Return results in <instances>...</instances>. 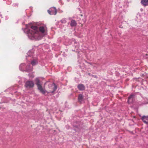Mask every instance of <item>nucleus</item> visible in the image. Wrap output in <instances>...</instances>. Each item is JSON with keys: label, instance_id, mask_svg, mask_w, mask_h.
Returning <instances> with one entry per match:
<instances>
[{"label": "nucleus", "instance_id": "nucleus-1", "mask_svg": "<svg viewBox=\"0 0 148 148\" xmlns=\"http://www.w3.org/2000/svg\"><path fill=\"white\" fill-rule=\"evenodd\" d=\"M38 31V27L35 26H32L31 23L26 25V28L23 29L24 32L31 40H40L47 34V28L45 25H40Z\"/></svg>", "mask_w": 148, "mask_h": 148}, {"label": "nucleus", "instance_id": "nucleus-2", "mask_svg": "<svg viewBox=\"0 0 148 148\" xmlns=\"http://www.w3.org/2000/svg\"><path fill=\"white\" fill-rule=\"evenodd\" d=\"M19 68L22 71H25L27 72L31 71L33 69L32 67H29V65L27 66L25 63L21 64L19 66Z\"/></svg>", "mask_w": 148, "mask_h": 148}, {"label": "nucleus", "instance_id": "nucleus-3", "mask_svg": "<svg viewBox=\"0 0 148 148\" xmlns=\"http://www.w3.org/2000/svg\"><path fill=\"white\" fill-rule=\"evenodd\" d=\"M48 87L50 89L52 90H50L49 92H47L46 91L45 93L44 94L45 95H47L49 93H53L56 91L57 89V86L56 84L54 83L53 84H48Z\"/></svg>", "mask_w": 148, "mask_h": 148}, {"label": "nucleus", "instance_id": "nucleus-4", "mask_svg": "<svg viewBox=\"0 0 148 148\" xmlns=\"http://www.w3.org/2000/svg\"><path fill=\"white\" fill-rule=\"evenodd\" d=\"M35 81H36V84L37 86L38 90L42 94H45L46 92V90H45V89H43L41 85L40 82V81L39 79L38 78H36Z\"/></svg>", "mask_w": 148, "mask_h": 148}, {"label": "nucleus", "instance_id": "nucleus-5", "mask_svg": "<svg viewBox=\"0 0 148 148\" xmlns=\"http://www.w3.org/2000/svg\"><path fill=\"white\" fill-rule=\"evenodd\" d=\"M48 12L50 15H56L57 13V10L55 7H52L48 10Z\"/></svg>", "mask_w": 148, "mask_h": 148}, {"label": "nucleus", "instance_id": "nucleus-6", "mask_svg": "<svg viewBox=\"0 0 148 148\" xmlns=\"http://www.w3.org/2000/svg\"><path fill=\"white\" fill-rule=\"evenodd\" d=\"M34 84L32 81H27L25 83V86L27 88H30L33 87Z\"/></svg>", "mask_w": 148, "mask_h": 148}, {"label": "nucleus", "instance_id": "nucleus-7", "mask_svg": "<svg viewBox=\"0 0 148 148\" xmlns=\"http://www.w3.org/2000/svg\"><path fill=\"white\" fill-rule=\"evenodd\" d=\"M135 97V95L133 94H131L128 98V103H132L134 101V99Z\"/></svg>", "mask_w": 148, "mask_h": 148}, {"label": "nucleus", "instance_id": "nucleus-8", "mask_svg": "<svg viewBox=\"0 0 148 148\" xmlns=\"http://www.w3.org/2000/svg\"><path fill=\"white\" fill-rule=\"evenodd\" d=\"M141 119L145 123L148 124V116H143L142 117Z\"/></svg>", "mask_w": 148, "mask_h": 148}, {"label": "nucleus", "instance_id": "nucleus-9", "mask_svg": "<svg viewBox=\"0 0 148 148\" xmlns=\"http://www.w3.org/2000/svg\"><path fill=\"white\" fill-rule=\"evenodd\" d=\"M77 88L80 90H83L85 89V86L82 84H79L77 86Z\"/></svg>", "mask_w": 148, "mask_h": 148}, {"label": "nucleus", "instance_id": "nucleus-10", "mask_svg": "<svg viewBox=\"0 0 148 148\" xmlns=\"http://www.w3.org/2000/svg\"><path fill=\"white\" fill-rule=\"evenodd\" d=\"M141 3L144 6L148 5V0H141Z\"/></svg>", "mask_w": 148, "mask_h": 148}, {"label": "nucleus", "instance_id": "nucleus-11", "mask_svg": "<svg viewBox=\"0 0 148 148\" xmlns=\"http://www.w3.org/2000/svg\"><path fill=\"white\" fill-rule=\"evenodd\" d=\"M38 63V61L36 59H33L31 62V64L32 66H35Z\"/></svg>", "mask_w": 148, "mask_h": 148}, {"label": "nucleus", "instance_id": "nucleus-12", "mask_svg": "<svg viewBox=\"0 0 148 148\" xmlns=\"http://www.w3.org/2000/svg\"><path fill=\"white\" fill-rule=\"evenodd\" d=\"M77 24V23L75 20H71L70 23L71 26L72 27L75 26Z\"/></svg>", "mask_w": 148, "mask_h": 148}, {"label": "nucleus", "instance_id": "nucleus-13", "mask_svg": "<svg viewBox=\"0 0 148 148\" xmlns=\"http://www.w3.org/2000/svg\"><path fill=\"white\" fill-rule=\"evenodd\" d=\"M83 97L82 95L80 94L78 97V100L79 101L80 103H81L83 101Z\"/></svg>", "mask_w": 148, "mask_h": 148}, {"label": "nucleus", "instance_id": "nucleus-14", "mask_svg": "<svg viewBox=\"0 0 148 148\" xmlns=\"http://www.w3.org/2000/svg\"><path fill=\"white\" fill-rule=\"evenodd\" d=\"M27 55L28 56H26V59L27 60H29V58L31 57L32 56V53H31L30 51H29L27 53Z\"/></svg>", "mask_w": 148, "mask_h": 148}, {"label": "nucleus", "instance_id": "nucleus-15", "mask_svg": "<svg viewBox=\"0 0 148 148\" xmlns=\"http://www.w3.org/2000/svg\"><path fill=\"white\" fill-rule=\"evenodd\" d=\"M60 21L62 23H65L67 22V19L66 18H63Z\"/></svg>", "mask_w": 148, "mask_h": 148}, {"label": "nucleus", "instance_id": "nucleus-16", "mask_svg": "<svg viewBox=\"0 0 148 148\" xmlns=\"http://www.w3.org/2000/svg\"><path fill=\"white\" fill-rule=\"evenodd\" d=\"M13 5L14 6H15V7L18 6V3H14L13 4Z\"/></svg>", "mask_w": 148, "mask_h": 148}, {"label": "nucleus", "instance_id": "nucleus-17", "mask_svg": "<svg viewBox=\"0 0 148 148\" xmlns=\"http://www.w3.org/2000/svg\"><path fill=\"white\" fill-rule=\"evenodd\" d=\"M11 1H10V3H8V4H11Z\"/></svg>", "mask_w": 148, "mask_h": 148}, {"label": "nucleus", "instance_id": "nucleus-18", "mask_svg": "<svg viewBox=\"0 0 148 148\" xmlns=\"http://www.w3.org/2000/svg\"><path fill=\"white\" fill-rule=\"evenodd\" d=\"M2 15L0 14V18H2Z\"/></svg>", "mask_w": 148, "mask_h": 148}, {"label": "nucleus", "instance_id": "nucleus-19", "mask_svg": "<svg viewBox=\"0 0 148 148\" xmlns=\"http://www.w3.org/2000/svg\"><path fill=\"white\" fill-rule=\"evenodd\" d=\"M90 65H92V63H89Z\"/></svg>", "mask_w": 148, "mask_h": 148}, {"label": "nucleus", "instance_id": "nucleus-20", "mask_svg": "<svg viewBox=\"0 0 148 148\" xmlns=\"http://www.w3.org/2000/svg\"><path fill=\"white\" fill-rule=\"evenodd\" d=\"M80 15L82 16L83 15L82 14H81Z\"/></svg>", "mask_w": 148, "mask_h": 148}, {"label": "nucleus", "instance_id": "nucleus-21", "mask_svg": "<svg viewBox=\"0 0 148 148\" xmlns=\"http://www.w3.org/2000/svg\"><path fill=\"white\" fill-rule=\"evenodd\" d=\"M61 12H63V11H61Z\"/></svg>", "mask_w": 148, "mask_h": 148}]
</instances>
